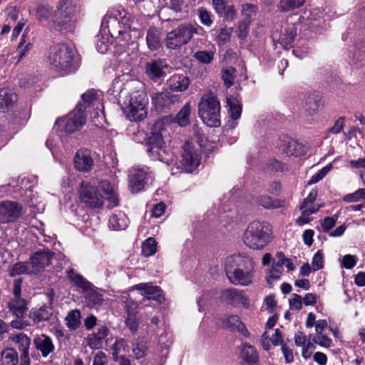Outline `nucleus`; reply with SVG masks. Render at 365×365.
Wrapping results in <instances>:
<instances>
[{
	"label": "nucleus",
	"mask_w": 365,
	"mask_h": 365,
	"mask_svg": "<svg viewBox=\"0 0 365 365\" xmlns=\"http://www.w3.org/2000/svg\"><path fill=\"white\" fill-rule=\"evenodd\" d=\"M172 117L173 115H165L152 125L150 132L147 135V151L153 160H158L166 163L168 166H173L170 171L174 175L179 172L181 166L177 163L173 155L170 153L164 146V137L166 134L165 125L171 122Z\"/></svg>",
	"instance_id": "nucleus-1"
},
{
	"label": "nucleus",
	"mask_w": 365,
	"mask_h": 365,
	"mask_svg": "<svg viewBox=\"0 0 365 365\" xmlns=\"http://www.w3.org/2000/svg\"><path fill=\"white\" fill-rule=\"evenodd\" d=\"M81 201L91 208H101L106 199L110 207L117 206L118 197L115 186L108 180L101 181L96 187L88 182L83 181L78 189Z\"/></svg>",
	"instance_id": "nucleus-2"
},
{
	"label": "nucleus",
	"mask_w": 365,
	"mask_h": 365,
	"mask_svg": "<svg viewBox=\"0 0 365 365\" xmlns=\"http://www.w3.org/2000/svg\"><path fill=\"white\" fill-rule=\"evenodd\" d=\"M80 7L72 0L57 2L53 27L59 31L73 32L78 22Z\"/></svg>",
	"instance_id": "nucleus-3"
},
{
	"label": "nucleus",
	"mask_w": 365,
	"mask_h": 365,
	"mask_svg": "<svg viewBox=\"0 0 365 365\" xmlns=\"http://www.w3.org/2000/svg\"><path fill=\"white\" fill-rule=\"evenodd\" d=\"M272 240V226L267 222L255 220L247 226L242 235L244 244L250 249H263Z\"/></svg>",
	"instance_id": "nucleus-4"
},
{
	"label": "nucleus",
	"mask_w": 365,
	"mask_h": 365,
	"mask_svg": "<svg viewBox=\"0 0 365 365\" xmlns=\"http://www.w3.org/2000/svg\"><path fill=\"white\" fill-rule=\"evenodd\" d=\"M50 65L62 75L74 71L78 66L73 48L64 43L52 47L49 52Z\"/></svg>",
	"instance_id": "nucleus-5"
},
{
	"label": "nucleus",
	"mask_w": 365,
	"mask_h": 365,
	"mask_svg": "<svg viewBox=\"0 0 365 365\" xmlns=\"http://www.w3.org/2000/svg\"><path fill=\"white\" fill-rule=\"evenodd\" d=\"M131 15L125 9H120L107 14L102 20L101 28L108 29V32L113 38H119L133 29Z\"/></svg>",
	"instance_id": "nucleus-6"
},
{
	"label": "nucleus",
	"mask_w": 365,
	"mask_h": 365,
	"mask_svg": "<svg viewBox=\"0 0 365 365\" xmlns=\"http://www.w3.org/2000/svg\"><path fill=\"white\" fill-rule=\"evenodd\" d=\"M202 30L199 26L188 22L179 24L172 31L168 32L165 38V45L167 48L176 50L187 44L195 34Z\"/></svg>",
	"instance_id": "nucleus-7"
},
{
	"label": "nucleus",
	"mask_w": 365,
	"mask_h": 365,
	"mask_svg": "<svg viewBox=\"0 0 365 365\" xmlns=\"http://www.w3.org/2000/svg\"><path fill=\"white\" fill-rule=\"evenodd\" d=\"M75 114H104L103 94L99 90L89 89L81 96Z\"/></svg>",
	"instance_id": "nucleus-8"
},
{
	"label": "nucleus",
	"mask_w": 365,
	"mask_h": 365,
	"mask_svg": "<svg viewBox=\"0 0 365 365\" xmlns=\"http://www.w3.org/2000/svg\"><path fill=\"white\" fill-rule=\"evenodd\" d=\"M136 88L139 89L133 92L130 96L128 102L124 103L123 109L125 114H147V106L148 104V98L143 89V85L140 82L136 83Z\"/></svg>",
	"instance_id": "nucleus-9"
},
{
	"label": "nucleus",
	"mask_w": 365,
	"mask_h": 365,
	"mask_svg": "<svg viewBox=\"0 0 365 365\" xmlns=\"http://www.w3.org/2000/svg\"><path fill=\"white\" fill-rule=\"evenodd\" d=\"M152 171L148 167H133L129 171L128 183L132 192L143 190L146 184L153 180Z\"/></svg>",
	"instance_id": "nucleus-10"
},
{
	"label": "nucleus",
	"mask_w": 365,
	"mask_h": 365,
	"mask_svg": "<svg viewBox=\"0 0 365 365\" xmlns=\"http://www.w3.org/2000/svg\"><path fill=\"white\" fill-rule=\"evenodd\" d=\"M67 277L78 288L83 291H89L86 297L89 306H95L101 304L103 300V296L91 290V284L87 281L82 275L78 274L73 269H68L67 272Z\"/></svg>",
	"instance_id": "nucleus-11"
},
{
	"label": "nucleus",
	"mask_w": 365,
	"mask_h": 365,
	"mask_svg": "<svg viewBox=\"0 0 365 365\" xmlns=\"http://www.w3.org/2000/svg\"><path fill=\"white\" fill-rule=\"evenodd\" d=\"M201 156L197 148L186 143L182 148V160L180 165L187 172L194 171L200 164Z\"/></svg>",
	"instance_id": "nucleus-12"
},
{
	"label": "nucleus",
	"mask_w": 365,
	"mask_h": 365,
	"mask_svg": "<svg viewBox=\"0 0 365 365\" xmlns=\"http://www.w3.org/2000/svg\"><path fill=\"white\" fill-rule=\"evenodd\" d=\"M255 273V262L253 260L249 264H245L235 272L228 274L227 277L231 283L240 286H248L252 282Z\"/></svg>",
	"instance_id": "nucleus-13"
},
{
	"label": "nucleus",
	"mask_w": 365,
	"mask_h": 365,
	"mask_svg": "<svg viewBox=\"0 0 365 365\" xmlns=\"http://www.w3.org/2000/svg\"><path fill=\"white\" fill-rule=\"evenodd\" d=\"M86 121L85 115H62L56 120V125L62 132L72 133L79 130Z\"/></svg>",
	"instance_id": "nucleus-14"
},
{
	"label": "nucleus",
	"mask_w": 365,
	"mask_h": 365,
	"mask_svg": "<svg viewBox=\"0 0 365 365\" xmlns=\"http://www.w3.org/2000/svg\"><path fill=\"white\" fill-rule=\"evenodd\" d=\"M21 279H16L14 281L13 287L14 297L8 302V308L18 318L23 317L27 310L25 300L21 298Z\"/></svg>",
	"instance_id": "nucleus-15"
},
{
	"label": "nucleus",
	"mask_w": 365,
	"mask_h": 365,
	"mask_svg": "<svg viewBox=\"0 0 365 365\" xmlns=\"http://www.w3.org/2000/svg\"><path fill=\"white\" fill-rule=\"evenodd\" d=\"M221 299L233 307L242 306L247 309L250 307V299L242 290L227 289L222 292Z\"/></svg>",
	"instance_id": "nucleus-16"
},
{
	"label": "nucleus",
	"mask_w": 365,
	"mask_h": 365,
	"mask_svg": "<svg viewBox=\"0 0 365 365\" xmlns=\"http://www.w3.org/2000/svg\"><path fill=\"white\" fill-rule=\"evenodd\" d=\"M52 257V253L48 250L34 253L29 262L32 274H37L43 271L51 264Z\"/></svg>",
	"instance_id": "nucleus-17"
},
{
	"label": "nucleus",
	"mask_w": 365,
	"mask_h": 365,
	"mask_svg": "<svg viewBox=\"0 0 365 365\" xmlns=\"http://www.w3.org/2000/svg\"><path fill=\"white\" fill-rule=\"evenodd\" d=\"M324 106L322 96L318 91H312L307 93L303 98V107L305 112H320Z\"/></svg>",
	"instance_id": "nucleus-18"
},
{
	"label": "nucleus",
	"mask_w": 365,
	"mask_h": 365,
	"mask_svg": "<svg viewBox=\"0 0 365 365\" xmlns=\"http://www.w3.org/2000/svg\"><path fill=\"white\" fill-rule=\"evenodd\" d=\"M21 210V207L14 202L5 201L0 203V222L15 220L20 215Z\"/></svg>",
	"instance_id": "nucleus-19"
},
{
	"label": "nucleus",
	"mask_w": 365,
	"mask_h": 365,
	"mask_svg": "<svg viewBox=\"0 0 365 365\" xmlns=\"http://www.w3.org/2000/svg\"><path fill=\"white\" fill-rule=\"evenodd\" d=\"M296 29L293 25H288L279 34L274 31L272 34V39L274 43L277 42L284 49H288L292 46L295 36Z\"/></svg>",
	"instance_id": "nucleus-20"
},
{
	"label": "nucleus",
	"mask_w": 365,
	"mask_h": 365,
	"mask_svg": "<svg viewBox=\"0 0 365 365\" xmlns=\"http://www.w3.org/2000/svg\"><path fill=\"white\" fill-rule=\"evenodd\" d=\"M252 260V259L249 256L241 254H234L227 257L225 262L226 274L228 275V274L242 268L245 264H249Z\"/></svg>",
	"instance_id": "nucleus-21"
},
{
	"label": "nucleus",
	"mask_w": 365,
	"mask_h": 365,
	"mask_svg": "<svg viewBox=\"0 0 365 365\" xmlns=\"http://www.w3.org/2000/svg\"><path fill=\"white\" fill-rule=\"evenodd\" d=\"M199 114H219L220 105L217 98L210 94L203 95L199 103Z\"/></svg>",
	"instance_id": "nucleus-22"
},
{
	"label": "nucleus",
	"mask_w": 365,
	"mask_h": 365,
	"mask_svg": "<svg viewBox=\"0 0 365 365\" xmlns=\"http://www.w3.org/2000/svg\"><path fill=\"white\" fill-rule=\"evenodd\" d=\"M17 95L12 90L0 88V113L9 112L17 103Z\"/></svg>",
	"instance_id": "nucleus-23"
},
{
	"label": "nucleus",
	"mask_w": 365,
	"mask_h": 365,
	"mask_svg": "<svg viewBox=\"0 0 365 365\" xmlns=\"http://www.w3.org/2000/svg\"><path fill=\"white\" fill-rule=\"evenodd\" d=\"M239 358L244 365H257L259 361V354L256 349L247 343L241 345Z\"/></svg>",
	"instance_id": "nucleus-24"
},
{
	"label": "nucleus",
	"mask_w": 365,
	"mask_h": 365,
	"mask_svg": "<svg viewBox=\"0 0 365 365\" xmlns=\"http://www.w3.org/2000/svg\"><path fill=\"white\" fill-rule=\"evenodd\" d=\"M34 344L44 358L52 353L55 349L52 339L43 334L36 335L34 338Z\"/></svg>",
	"instance_id": "nucleus-25"
},
{
	"label": "nucleus",
	"mask_w": 365,
	"mask_h": 365,
	"mask_svg": "<svg viewBox=\"0 0 365 365\" xmlns=\"http://www.w3.org/2000/svg\"><path fill=\"white\" fill-rule=\"evenodd\" d=\"M167 64L163 60H154L146 63L145 73L154 81H156L165 74Z\"/></svg>",
	"instance_id": "nucleus-26"
},
{
	"label": "nucleus",
	"mask_w": 365,
	"mask_h": 365,
	"mask_svg": "<svg viewBox=\"0 0 365 365\" xmlns=\"http://www.w3.org/2000/svg\"><path fill=\"white\" fill-rule=\"evenodd\" d=\"M136 289L144 292L142 294L148 300H154L159 304L163 300L162 291L159 287L153 286L150 283H140L135 286Z\"/></svg>",
	"instance_id": "nucleus-27"
},
{
	"label": "nucleus",
	"mask_w": 365,
	"mask_h": 365,
	"mask_svg": "<svg viewBox=\"0 0 365 365\" xmlns=\"http://www.w3.org/2000/svg\"><path fill=\"white\" fill-rule=\"evenodd\" d=\"M93 161L90 151L87 150H78L74 158L75 168L82 172H88L91 170Z\"/></svg>",
	"instance_id": "nucleus-28"
},
{
	"label": "nucleus",
	"mask_w": 365,
	"mask_h": 365,
	"mask_svg": "<svg viewBox=\"0 0 365 365\" xmlns=\"http://www.w3.org/2000/svg\"><path fill=\"white\" fill-rule=\"evenodd\" d=\"M108 334V329L106 327L98 328L97 332L92 333L87 336V344L93 349H98L102 347L104 339Z\"/></svg>",
	"instance_id": "nucleus-29"
},
{
	"label": "nucleus",
	"mask_w": 365,
	"mask_h": 365,
	"mask_svg": "<svg viewBox=\"0 0 365 365\" xmlns=\"http://www.w3.org/2000/svg\"><path fill=\"white\" fill-rule=\"evenodd\" d=\"M317 196V191L312 190L308 196L304 199L302 205L299 207L302 212L306 215H312L316 213L320 208V205L314 203Z\"/></svg>",
	"instance_id": "nucleus-30"
},
{
	"label": "nucleus",
	"mask_w": 365,
	"mask_h": 365,
	"mask_svg": "<svg viewBox=\"0 0 365 365\" xmlns=\"http://www.w3.org/2000/svg\"><path fill=\"white\" fill-rule=\"evenodd\" d=\"M223 326L233 331L240 332L245 336H249V332L244 324L242 322L240 317L237 315H229L223 320Z\"/></svg>",
	"instance_id": "nucleus-31"
},
{
	"label": "nucleus",
	"mask_w": 365,
	"mask_h": 365,
	"mask_svg": "<svg viewBox=\"0 0 365 365\" xmlns=\"http://www.w3.org/2000/svg\"><path fill=\"white\" fill-rule=\"evenodd\" d=\"M190 80L183 75H173L168 81V86L172 91H183L188 88Z\"/></svg>",
	"instance_id": "nucleus-32"
},
{
	"label": "nucleus",
	"mask_w": 365,
	"mask_h": 365,
	"mask_svg": "<svg viewBox=\"0 0 365 365\" xmlns=\"http://www.w3.org/2000/svg\"><path fill=\"white\" fill-rule=\"evenodd\" d=\"M146 43L150 51H155L162 45L161 32L155 27H150L147 31Z\"/></svg>",
	"instance_id": "nucleus-33"
},
{
	"label": "nucleus",
	"mask_w": 365,
	"mask_h": 365,
	"mask_svg": "<svg viewBox=\"0 0 365 365\" xmlns=\"http://www.w3.org/2000/svg\"><path fill=\"white\" fill-rule=\"evenodd\" d=\"M128 224V219L123 213L120 211L114 212L109 218L108 225L109 227L113 230H125Z\"/></svg>",
	"instance_id": "nucleus-34"
},
{
	"label": "nucleus",
	"mask_w": 365,
	"mask_h": 365,
	"mask_svg": "<svg viewBox=\"0 0 365 365\" xmlns=\"http://www.w3.org/2000/svg\"><path fill=\"white\" fill-rule=\"evenodd\" d=\"M152 102L156 111L160 112L170 104L171 100L166 93H156L152 96Z\"/></svg>",
	"instance_id": "nucleus-35"
},
{
	"label": "nucleus",
	"mask_w": 365,
	"mask_h": 365,
	"mask_svg": "<svg viewBox=\"0 0 365 365\" xmlns=\"http://www.w3.org/2000/svg\"><path fill=\"white\" fill-rule=\"evenodd\" d=\"M51 314V309L48 307H42L38 309L32 310L29 317L35 324L48 320Z\"/></svg>",
	"instance_id": "nucleus-36"
},
{
	"label": "nucleus",
	"mask_w": 365,
	"mask_h": 365,
	"mask_svg": "<svg viewBox=\"0 0 365 365\" xmlns=\"http://www.w3.org/2000/svg\"><path fill=\"white\" fill-rule=\"evenodd\" d=\"M18 355L13 349H6L1 353V365H16L18 364Z\"/></svg>",
	"instance_id": "nucleus-37"
},
{
	"label": "nucleus",
	"mask_w": 365,
	"mask_h": 365,
	"mask_svg": "<svg viewBox=\"0 0 365 365\" xmlns=\"http://www.w3.org/2000/svg\"><path fill=\"white\" fill-rule=\"evenodd\" d=\"M258 203L267 209H276L283 206V201L274 199L268 195H261L258 199Z\"/></svg>",
	"instance_id": "nucleus-38"
},
{
	"label": "nucleus",
	"mask_w": 365,
	"mask_h": 365,
	"mask_svg": "<svg viewBox=\"0 0 365 365\" xmlns=\"http://www.w3.org/2000/svg\"><path fill=\"white\" fill-rule=\"evenodd\" d=\"M215 41L219 45H224L230 41L233 28H221L219 30H213Z\"/></svg>",
	"instance_id": "nucleus-39"
},
{
	"label": "nucleus",
	"mask_w": 365,
	"mask_h": 365,
	"mask_svg": "<svg viewBox=\"0 0 365 365\" xmlns=\"http://www.w3.org/2000/svg\"><path fill=\"white\" fill-rule=\"evenodd\" d=\"M286 142L287 143V147L283 148L282 150L287 155H299L302 153V145L298 141L292 138H287Z\"/></svg>",
	"instance_id": "nucleus-40"
},
{
	"label": "nucleus",
	"mask_w": 365,
	"mask_h": 365,
	"mask_svg": "<svg viewBox=\"0 0 365 365\" xmlns=\"http://www.w3.org/2000/svg\"><path fill=\"white\" fill-rule=\"evenodd\" d=\"M148 349L147 342L143 339H138L133 345V353L137 359L143 358Z\"/></svg>",
	"instance_id": "nucleus-41"
},
{
	"label": "nucleus",
	"mask_w": 365,
	"mask_h": 365,
	"mask_svg": "<svg viewBox=\"0 0 365 365\" xmlns=\"http://www.w3.org/2000/svg\"><path fill=\"white\" fill-rule=\"evenodd\" d=\"M81 313L78 310L69 312L66 317L67 327L72 330L78 328L81 324Z\"/></svg>",
	"instance_id": "nucleus-42"
},
{
	"label": "nucleus",
	"mask_w": 365,
	"mask_h": 365,
	"mask_svg": "<svg viewBox=\"0 0 365 365\" xmlns=\"http://www.w3.org/2000/svg\"><path fill=\"white\" fill-rule=\"evenodd\" d=\"M305 0H280L278 8L281 11H289L302 6Z\"/></svg>",
	"instance_id": "nucleus-43"
},
{
	"label": "nucleus",
	"mask_w": 365,
	"mask_h": 365,
	"mask_svg": "<svg viewBox=\"0 0 365 365\" xmlns=\"http://www.w3.org/2000/svg\"><path fill=\"white\" fill-rule=\"evenodd\" d=\"M235 73L236 70L232 66H229L222 69V78L227 88H230L234 84L235 79Z\"/></svg>",
	"instance_id": "nucleus-44"
},
{
	"label": "nucleus",
	"mask_w": 365,
	"mask_h": 365,
	"mask_svg": "<svg viewBox=\"0 0 365 365\" xmlns=\"http://www.w3.org/2000/svg\"><path fill=\"white\" fill-rule=\"evenodd\" d=\"M24 274H32L29 262L16 263L9 269V274L11 277Z\"/></svg>",
	"instance_id": "nucleus-45"
},
{
	"label": "nucleus",
	"mask_w": 365,
	"mask_h": 365,
	"mask_svg": "<svg viewBox=\"0 0 365 365\" xmlns=\"http://www.w3.org/2000/svg\"><path fill=\"white\" fill-rule=\"evenodd\" d=\"M157 251V242L153 237L148 238L143 244L142 252L145 257L154 255Z\"/></svg>",
	"instance_id": "nucleus-46"
},
{
	"label": "nucleus",
	"mask_w": 365,
	"mask_h": 365,
	"mask_svg": "<svg viewBox=\"0 0 365 365\" xmlns=\"http://www.w3.org/2000/svg\"><path fill=\"white\" fill-rule=\"evenodd\" d=\"M13 341L19 345V349L22 351V354L28 353L30 339L26 334H17L13 337Z\"/></svg>",
	"instance_id": "nucleus-47"
},
{
	"label": "nucleus",
	"mask_w": 365,
	"mask_h": 365,
	"mask_svg": "<svg viewBox=\"0 0 365 365\" xmlns=\"http://www.w3.org/2000/svg\"><path fill=\"white\" fill-rule=\"evenodd\" d=\"M127 319L125 321V324L128 329L133 332L135 333L137 331L138 328V319L137 318L136 314L133 311L129 310V306L127 304Z\"/></svg>",
	"instance_id": "nucleus-48"
},
{
	"label": "nucleus",
	"mask_w": 365,
	"mask_h": 365,
	"mask_svg": "<svg viewBox=\"0 0 365 365\" xmlns=\"http://www.w3.org/2000/svg\"><path fill=\"white\" fill-rule=\"evenodd\" d=\"M333 168L332 163H329L325 167H324L322 169L319 170L316 174L312 175L308 182V184H315L320 181L322 178H324L327 174Z\"/></svg>",
	"instance_id": "nucleus-49"
},
{
	"label": "nucleus",
	"mask_w": 365,
	"mask_h": 365,
	"mask_svg": "<svg viewBox=\"0 0 365 365\" xmlns=\"http://www.w3.org/2000/svg\"><path fill=\"white\" fill-rule=\"evenodd\" d=\"M194 57L202 63H210L213 60L214 52L212 51H198L194 54Z\"/></svg>",
	"instance_id": "nucleus-50"
},
{
	"label": "nucleus",
	"mask_w": 365,
	"mask_h": 365,
	"mask_svg": "<svg viewBox=\"0 0 365 365\" xmlns=\"http://www.w3.org/2000/svg\"><path fill=\"white\" fill-rule=\"evenodd\" d=\"M52 14L51 9L45 4H40L36 9V17L39 21L47 20Z\"/></svg>",
	"instance_id": "nucleus-51"
},
{
	"label": "nucleus",
	"mask_w": 365,
	"mask_h": 365,
	"mask_svg": "<svg viewBox=\"0 0 365 365\" xmlns=\"http://www.w3.org/2000/svg\"><path fill=\"white\" fill-rule=\"evenodd\" d=\"M282 272L283 267H277L272 265L266 277L267 282L272 284L274 281L279 279Z\"/></svg>",
	"instance_id": "nucleus-52"
},
{
	"label": "nucleus",
	"mask_w": 365,
	"mask_h": 365,
	"mask_svg": "<svg viewBox=\"0 0 365 365\" xmlns=\"http://www.w3.org/2000/svg\"><path fill=\"white\" fill-rule=\"evenodd\" d=\"M227 103L229 106L230 114H241L242 105L240 102L234 97H229L227 98Z\"/></svg>",
	"instance_id": "nucleus-53"
},
{
	"label": "nucleus",
	"mask_w": 365,
	"mask_h": 365,
	"mask_svg": "<svg viewBox=\"0 0 365 365\" xmlns=\"http://www.w3.org/2000/svg\"><path fill=\"white\" fill-rule=\"evenodd\" d=\"M257 6L252 4H245L242 6L241 14L245 16V20H250V19L256 14L257 11Z\"/></svg>",
	"instance_id": "nucleus-54"
},
{
	"label": "nucleus",
	"mask_w": 365,
	"mask_h": 365,
	"mask_svg": "<svg viewBox=\"0 0 365 365\" xmlns=\"http://www.w3.org/2000/svg\"><path fill=\"white\" fill-rule=\"evenodd\" d=\"M313 341L324 348H329L332 344L331 339L323 333L316 334V336L313 338Z\"/></svg>",
	"instance_id": "nucleus-55"
},
{
	"label": "nucleus",
	"mask_w": 365,
	"mask_h": 365,
	"mask_svg": "<svg viewBox=\"0 0 365 365\" xmlns=\"http://www.w3.org/2000/svg\"><path fill=\"white\" fill-rule=\"evenodd\" d=\"M202 121L208 127H219L220 125V115H199Z\"/></svg>",
	"instance_id": "nucleus-56"
},
{
	"label": "nucleus",
	"mask_w": 365,
	"mask_h": 365,
	"mask_svg": "<svg viewBox=\"0 0 365 365\" xmlns=\"http://www.w3.org/2000/svg\"><path fill=\"white\" fill-rule=\"evenodd\" d=\"M126 341L123 339H116L115 344L111 347L112 355L114 358H119L118 354L125 350Z\"/></svg>",
	"instance_id": "nucleus-57"
},
{
	"label": "nucleus",
	"mask_w": 365,
	"mask_h": 365,
	"mask_svg": "<svg viewBox=\"0 0 365 365\" xmlns=\"http://www.w3.org/2000/svg\"><path fill=\"white\" fill-rule=\"evenodd\" d=\"M38 79L34 75H26L20 79V86L24 88H31L37 83Z\"/></svg>",
	"instance_id": "nucleus-58"
},
{
	"label": "nucleus",
	"mask_w": 365,
	"mask_h": 365,
	"mask_svg": "<svg viewBox=\"0 0 365 365\" xmlns=\"http://www.w3.org/2000/svg\"><path fill=\"white\" fill-rule=\"evenodd\" d=\"M289 307L292 310L299 311L302 308L303 299L297 294H292L289 299Z\"/></svg>",
	"instance_id": "nucleus-59"
},
{
	"label": "nucleus",
	"mask_w": 365,
	"mask_h": 365,
	"mask_svg": "<svg viewBox=\"0 0 365 365\" xmlns=\"http://www.w3.org/2000/svg\"><path fill=\"white\" fill-rule=\"evenodd\" d=\"M364 198H365V189L360 188L353 193L346 195L344 197V200L346 202H352L359 201Z\"/></svg>",
	"instance_id": "nucleus-60"
},
{
	"label": "nucleus",
	"mask_w": 365,
	"mask_h": 365,
	"mask_svg": "<svg viewBox=\"0 0 365 365\" xmlns=\"http://www.w3.org/2000/svg\"><path fill=\"white\" fill-rule=\"evenodd\" d=\"M250 26V20H243L239 23L237 32L240 39H245L248 34V29Z\"/></svg>",
	"instance_id": "nucleus-61"
},
{
	"label": "nucleus",
	"mask_w": 365,
	"mask_h": 365,
	"mask_svg": "<svg viewBox=\"0 0 365 365\" xmlns=\"http://www.w3.org/2000/svg\"><path fill=\"white\" fill-rule=\"evenodd\" d=\"M198 15L200 19V21L202 24L210 26L212 24V20L211 19V14L209 11H207L204 8H200L198 9Z\"/></svg>",
	"instance_id": "nucleus-62"
},
{
	"label": "nucleus",
	"mask_w": 365,
	"mask_h": 365,
	"mask_svg": "<svg viewBox=\"0 0 365 365\" xmlns=\"http://www.w3.org/2000/svg\"><path fill=\"white\" fill-rule=\"evenodd\" d=\"M312 269L314 271H317L322 269L324 266V257L321 251H318L313 257L312 262Z\"/></svg>",
	"instance_id": "nucleus-63"
},
{
	"label": "nucleus",
	"mask_w": 365,
	"mask_h": 365,
	"mask_svg": "<svg viewBox=\"0 0 365 365\" xmlns=\"http://www.w3.org/2000/svg\"><path fill=\"white\" fill-rule=\"evenodd\" d=\"M357 259L356 256L351 255H346L343 257L341 266L346 269H350L356 264Z\"/></svg>",
	"instance_id": "nucleus-64"
}]
</instances>
